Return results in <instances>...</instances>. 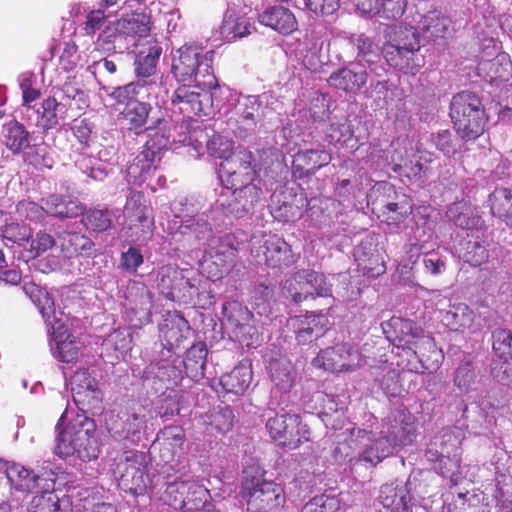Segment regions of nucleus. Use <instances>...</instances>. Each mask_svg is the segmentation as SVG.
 I'll use <instances>...</instances> for the list:
<instances>
[{
    "label": "nucleus",
    "mask_w": 512,
    "mask_h": 512,
    "mask_svg": "<svg viewBox=\"0 0 512 512\" xmlns=\"http://www.w3.org/2000/svg\"><path fill=\"white\" fill-rule=\"evenodd\" d=\"M64 414L56 424L55 454L60 458L77 455L82 461L96 459L100 452L96 437L97 426L94 419L84 413L76 414L63 425Z\"/></svg>",
    "instance_id": "nucleus-1"
},
{
    "label": "nucleus",
    "mask_w": 512,
    "mask_h": 512,
    "mask_svg": "<svg viewBox=\"0 0 512 512\" xmlns=\"http://www.w3.org/2000/svg\"><path fill=\"white\" fill-rule=\"evenodd\" d=\"M177 54L173 59L172 73L179 82H195L208 90L219 87L212 65L213 50L204 51L201 45L187 43L177 50Z\"/></svg>",
    "instance_id": "nucleus-2"
},
{
    "label": "nucleus",
    "mask_w": 512,
    "mask_h": 512,
    "mask_svg": "<svg viewBox=\"0 0 512 512\" xmlns=\"http://www.w3.org/2000/svg\"><path fill=\"white\" fill-rule=\"evenodd\" d=\"M367 204L373 214L388 226L399 227L413 212V200L387 181L377 182L369 190Z\"/></svg>",
    "instance_id": "nucleus-3"
},
{
    "label": "nucleus",
    "mask_w": 512,
    "mask_h": 512,
    "mask_svg": "<svg viewBox=\"0 0 512 512\" xmlns=\"http://www.w3.org/2000/svg\"><path fill=\"white\" fill-rule=\"evenodd\" d=\"M450 117L457 134L465 141L480 137L484 133L488 121L480 97L467 90L453 96L450 104Z\"/></svg>",
    "instance_id": "nucleus-4"
},
{
    "label": "nucleus",
    "mask_w": 512,
    "mask_h": 512,
    "mask_svg": "<svg viewBox=\"0 0 512 512\" xmlns=\"http://www.w3.org/2000/svg\"><path fill=\"white\" fill-rule=\"evenodd\" d=\"M241 496L248 512H280L286 503L284 488L263 476H247L241 483Z\"/></svg>",
    "instance_id": "nucleus-5"
},
{
    "label": "nucleus",
    "mask_w": 512,
    "mask_h": 512,
    "mask_svg": "<svg viewBox=\"0 0 512 512\" xmlns=\"http://www.w3.org/2000/svg\"><path fill=\"white\" fill-rule=\"evenodd\" d=\"M462 437L455 428H443L434 435L425 450L426 459L442 476L458 471L461 465Z\"/></svg>",
    "instance_id": "nucleus-6"
},
{
    "label": "nucleus",
    "mask_w": 512,
    "mask_h": 512,
    "mask_svg": "<svg viewBox=\"0 0 512 512\" xmlns=\"http://www.w3.org/2000/svg\"><path fill=\"white\" fill-rule=\"evenodd\" d=\"M113 474L119 488L133 496L145 494L151 486L147 457L142 451H125L116 459Z\"/></svg>",
    "instance_id": "nucleus-7"
},
{
    "label": "nucleus",
    "mask_w": 512,
    "mask_h": 512,
    "mask_svg": "<svg viewBox=\"0 0 512 512\" xmlns=\"http://www.w3.org/2000/svg\"><path fill=\"white\" fill-rule=\"evenodd\" d=\"M190 272L176 265H163L158 269L156 284L159 292L168 300L191 304L199 296L201 279L189 276Z\"/></svg>",
    "instance_id": "nucleus-8"
},
{
    "label": "nucleus",
    "mask_w": 512,
    "mask_h": 512,
    "mask_svg": "<svg viewBox=\"0 0 512 512\" xmlns=\"http://www.w3.org/2000/svg\"><path fill=\"white\" fill-rule=\"evenodd\" d=\"M250 252L272 269H287L298 260L291 245L283 237L271 232L253 236L250 240Z\"/></svg>",
    "instance_id": "nucleus-9"
},
{
    "label": "nucleus",
    "mask_w": 512,
    "mask_h": 512,
    "mask_svg": "<svg viewBox=\"0 0 512 512\" xmlns=\"http://www.w3.org/2000/svg\"><path fill=\"white\" fill-rule=\"evenodd\" d=\"M397 366L403 371L414 373L435 372L444 359L443 351L437 347L435 339L423 332L409 346L404 355H399Z\"/></svg>",
    "instance_id": "nucleus-10"
},
{
    "label": "nucleus",
    "mask_w": 512,
    "mask_h": 512,
    "mask_svg": "<svg viewBox=\"0 0 512 512\" xmlns=\"http://www.w3.org/2000/svg\"><path fill=\"white\" fill-rule=\"evenodd\" d=\"M289 297L295 303H301L309 298L323 297L330 299L327 311L332 307L334 298L331 285L323 273L310 269L295 272L285 283Z\"/></svg>",
    "instance_id": "nucleus-11"
},
{
    "label": "nucleus",
    "mask_w": 512,
    "mask_h": 512,
    "mask_svg": "<svg viewBox=\"0 0 512 512\" xmlns=\"http://www.w3.org/2000/svg\"><path fill=\"white\" fill-rule=\"evenodd\" d=\"M153 418L152 404L145 402L116 417L111 415L107 421V429L114 439L136 442L140 439L141 432L146 429L147 421Z\"/></svg>",
    "instance_id": "nucleus-12"
},
{
    "label": "nucleus",
    "mask_w": 512,
    "mask_h": 512,
    "mask_svg": "<svg viewBox=\"0 0 512 512\" xmlns=\"http://www.w3.org/2000/svg\"><path fill=\"white\" fill-rule=\"evenodd\" d=\"M209 497V490L203 485L181 478L168 482L163 494L166 504L184 512L199 510L205 506Z\"/></svg>",
    "instance_id": "nucleus-13"
},
{
    "label": "nucleus",
    "mask_w": 512,
    "mask_h": 512,
    "mask_svg": "<svg viewBox=\"0 0 512 512\" xmlns=\"http://www.w3.org/2000/svg\"><path fill=\"white\" fill-rule=\"evenodd\" d=\"M265 426L271 439L282 447L295 449L309 440V430L296 414H276L267 419Z\"/></svg>",
    "instance_id": "nucleus-14"
},
{
    "label": "nucleus",
    "mask_w": 512,
    "mask_h": 512,
    "mask_svg": "<svg viewBox=\"0 0 512 512\" xmlns=\"http://www.w3.org/2000/svg\"><path fill=\"white\" fill-rule=\"evenodd\" d=\"M124 218L128 230L131 231L129 236L134 241L144 242L151 238L154 220L142 192L130 193L124 206Z\"/></svg>",
    "instance_id": "nucleus-15"
},
{
    "label": "nucleus",
    "mask_w": 512,
    "mask_h": 512,
    "mask_svg": "<svg viewBox=\"0 0 512 512\" xmlns=\"http://www.w3.org/2000/svg\"><path fill=\"white\" fill-rule=\"evenodd\" d=\"M221 180L226 188L254 183L257 176L253 153L247 148H238L220 164Z\"/></svg>",
    "instance_id": "nucleus-16"
},
{
    "label": "nucleus",
    "mask_w": 512,
    "mask_h": 512,
    "mask_svg": "<svg viewBox=\"0 0 512 512\" xmlns=\"http://www.w3.org/2000/svg\"><path fill=\"white\" fill-rule=\"evenodd\" d=\"M221 312L224 324L235 339L247 347L253 346L258 339L257 328L253 325V313L238 300L223 303Z\"/></svg>",
    "instance_id": "nucleus-17"
},
{
    "label": "nucleus",
    "mask_w": 512,
    "mask_h": 512,
    "mask_svg": "<svg viewBox=\"0 0 512 512\" xmlns=\"http://www.w3.org/2000/svg\"><path fill=\"white\" fill-rule=\"evenodd\" d=\"M361 353L349 343H337L320 350L314 358L316 367L332 373L352 372L361 366Z\"/></svg>",
    "instance_id": "nucleus-18"
},
{
    "label": "nucleus",
    "mask_w": 512,
    "mask_h": 512,
    "mask_svg": "<svg viewBox=\"0 0 512 512\" xmlns=\"http://www.w3.org/2000/svg\"><path fill=\"white\" fill-rule=\"evenodd\" d=\"M309 205L303 189L284 187L271 195L270 212L279 222H295L302 218L304 209Z\"/></svg>",
    "instance_id": "nucleus-19"
},
{
    "label": "nucleus",
    "mask_w": 512,
    "mask_h": 512,
    "mask_svg": "<svg viewBox=\"0 0 512 512\" xmlns=\"http://www.w3.org/2000/svg\"><path fill=\"white\" fill-rule=\"evenodd\" d=\"M402 40L406 41L403 44H386L384 57L391 67L415 74L423 65V59L417 56L420 48L418 36L414 31H407Z\"/></svg>",
    "instance_id": "nucleus-20"
},
{
    "label": "nucleus",
    "mask_w": 512,
    "mask_h": 512,
    "mask_svg": "<svg viewBox=\"0 0 512 512\" xmlns=\"http://www.w3.org/2000/svg\"><path fill=\"white\" fill-rule=\"evenodd\" d=\"M71 391L73 401L81 411L95 412L102 408V392L87 369H78L72 375Z\"/></svg>",
    "instance_id": "nucleus-21"
},
{
    "label": "nucleus",
    "mask_w": 512,
    "mask_h": 512,
    "mask_svg": "<svg viewBox=\"0 0 512 512\" xmlns=\"http://www.w3.org/2000/svg\"><path fill=\"white\" fill-rule=\"evenodd\" d=\"M199 88H203V86H197V84L192 86L190 83L180 85L170 99L173 109L177 108L188 118L201 114L207 115V110L212 106L213 94L206 91L200 92Z\"/></svg>",
    "instance_id": "nucleus-22"
},
{
    "label": "nucleus",
    "mask_w": 512,
    "mask_h": 512,
    "mask_svg": "<svg viewBox=\"0 0 512 512\" xmlns=\"http://www.w3.org/2000/svg\"><path fill=\"white\" fill-rule=\"evenodd\" d=\"M236 256V247L221 240L204 254L200 262L201 272L211 281L221 280L230 272Z\"/></svg>",
    "instance_id": "nucleus-23"
},
{
    "label": "nucleus",
    "mask_w": 512,
    "mask_h": 512,
    "mask_svg": "<svg viewBox=\"0 0 512 512\" xmlns=\"http://www.w3.org/2000/svg\"><path fill=\"white\" fill-rule=\"evenodd\" d=\"M327 312H310L288 319L287 327L295 334L299 345H306L322 337L329 328Z\"/></svg>",
    "instance_id": "nucleus-24"
},
{
    "label": "nucleus",
    "mask_w": 512,
    "mask_h": 512,
    "mask_svg": "<svg viewBox=\"0 0 512 512\" xmlns=\"http://www.w3.org/2000/svg\"><path fill=\"white\" fill-rule=\"evenodd\" d=\"M161 90L165 94L168 93L167 88L163 86L160 79H137L114 88L110 96L117 104H122L126 107L132 103H141L140 99L150 100L153 97L157 98V93Z\"/></svg>",
    "instance_id": "nucleus-25"
},
{
    "label": "nucleus",
    "mask_w": 512,
    "mask_h": 512,
    "mask_svg": "<svg viewBox=\"0 0 512 512\" xmlns=\"http://www.w3.org/2000/svg\"><path fill=\"white\" fill-rule=\"evenodd\" d=\"M125 299L127 314L134 326L139 327L151 320L153 298L145 284L139 282L130 284Z\"/></svg>",
    "instance_id": "nucleus-26"
},
{
    "label": "nucleus",
    "mask_w": 512,
    "mask_h": 512,
    "mask_svg": "<svg viewBox=\"0 0 512 512\" xmlns=\"http://www.w3.org/2000/svg\"><path fill=\"white\" fill-rule=\"evenodd\" d=\"M384 433V431H382ZM418 435L417 419L408 410H402L385 432L384 438L388 440L390 447H404L413 444Z\"/></svg>",
    "instance_id": "nucleus-27"
},
{
    "label": "nucleus",
    "mask_w": 512,
    "mask_h": 512,
    "mask_svg": "<svg viewBox=\"0 0 512 512\" xmlns=\"http://www.w3.org/2000/svg\"><path fill=\"white\" fill-rule=\"evenodd\" d=\"M382 329L394 346L402 348L403 354L423 332L414 321L395 316L383 323Z\"/></svg>",
    "instance_id": "nucleus-28"
},
{
    "label": "nucleus",
    "mask_w": 512,
    "mask_h": 512,
    "mask_svg": "<svg viewBox=\"0 0 512 512\" xmlns=\"http://www.w3.org/2000/svg\"><path fill=\"white\" fill-rule=\"evenodd\" d=\"M392 146L394 152L391 158L394 163V171L404 170L407 176L417 177L427 169L421 162L422 156L415 154L413 144L407 138H398L392 143Z\"/></svg>",
    "instance_id": "nucleus-29"
},
{
    "label": "nucleus",
    "mask_w": 512,
    "mask_h": 512,
    "mask_svg": "<svg viewBox=\"0 0 512 512\" xmlns=\"http://www.w3.org/2000/svg\"><path fill=\"white\" fill-rule=\"evenodd\" d=\"M51 350L53 356L63 363H74L78 360L81 351L84 349V342L80 337L75 336L64 326H60L53 333Z\"/></svg>",
    "instance_id": "nucleus-30"
},
{
    "label": "nucleus",
    "mask_w": 512,
    "mask_h": 512,
    "mask_svg": "<svg viewBox=\"0 0 512 512\" xmlns=\"http://www.w3.org/2000/svg\"><path fill=\"white\" fill-rule=\"evenodd\" d=\"M357 10L369 17L385 20L400 19L407 8V0H353Z\"/></svg>",
    "instance_id": "nucleus-31"
},
{
    "label": "nucleus",
    "mask_w": 512,
    "mask_h": 512,
    "mask_svg": "<svg viewBox=\"0 0 512 512\" xmlns=\"http://www.w3.org/2000/svg\"><path fill=\"white\" fill-rule=\"evenodd\" d=\"M367 80V71L359 65L351 64L331 73L327 82L337 90L355 94L366 85Z\"/></svg>",
    "instance_id": "nucleus-32"
},
{
    "label": "nucleus",
    "mask_w": 512,
    "mask_h": 512,
    "mask_svg": "<svg viewBox=\"0 0 512 512\" xmlns=\"http://www.w3.org/2000/svg\"><path fill=\"white\" fill-rule=\"evenodd\" d=\"M332 155L325 149H306L298 151L292 161L293 173L299 178L314 174L332 161Z\"/></svg>",
    "instance_id": "nucleus-33"
},
{
    "label": "nucleus",
    "mask_w": 512,
    "mask_h": 512,
    "mask_svg": "<svg viewBox=\"0 0 512 512\" xmlns=\"http://www.w3.org/2000/svg\"><path fill=\"white\" fill-rule=\"evenodd\" d=\"M354 257L357 263V270L367 278H377L386 271V263L382 253L376 248L361 243L356 247Z\"/></svg>",
    "instance_id": "nucleus-34"
},
{
    "label": "nucleus",
    "mask_w": 512,
    "mask_h": 512,
    "mask_svg": "<svg viewBox=\"0 0 512 512\" xmlns=\"http://www.w3.org/2000/svg\"><path fill=\"white\" fill-rule=\"evenodd\" d=\"M190 332L188 321L178 312L168 313L160 325V333L164 347L171 351L178 348L187 339Z\"/></svg>",
    "instance_id": "nucleus-35"
},
{
    "label": "nucleus",
    "mask_w": 512,
    "mask_h": 512,
    "mask_svg": "<svg viewBox=\"0 0 512 512\" xmlns=\"http://www.w3.org/2000/svg\"><path fill=\"white\" fill-rule=\"evenodd\" d=\"M258 21L260 24L270 27L283 35L293 33L298 27L295 15L283 6L267 8L259 14Z\"/></svg>",
    "instance_id": "nucleus-36"
},
{
    "label": "nucleus",
    "mask_w": 512,
    "mask_h": 512,
    "mask_svg": "<svg viewBox=\"0 0 512 512\" xmlns=\"http://www.w3.org/2000/svg\"><path fill=\"white\" fill-rule=\"evenodd\" d=\"M442 323L451 331L465 332L470 329L475 320L474 311L466 303L459 302L440 311Z\"/></svg>",
    "instance_id": "nucleus-37"
},
{
    "label": "nucleus",
    "mask_w": 512,
    "mask_h": 512,
    "mask_svg": "<svg viewBox=\"0 0 512 512\" xmlns=\"http://www.w3.org/2000/svg\"><path fill=\"white\" fill-rule=\"evenodd\" d=\"M379 499L391 512H403L407 510L411 497L406 484L394 481L381 487Z\"/></svg>",
    "instance_id": "nucleus-38"
},
{
    "label": "nucleus",
    "mask_w": 512,
    "mask_h": 512,
    "mask_svg": "<svg viewBox=\"0 0 512 512\" xmlns=\"http://www.w3.org/2000/svg\"><path fill=\"white\" fill-rule=\"evenodd\" d=\"M57 245L64 256L68 258L89 256L92 253L93 241L78 232L63 231L58 234Z\"/></svg>",
    "instance_id": "nucleus-39"
},
{
    "label": "nucleus",
    "mask_w": 512,
    "mask_h": 512,
    "mask_svg": "<svg viewBox=\"0 0 512 512\" xmlns=\"http://www.w3.org/2000/svg\"><path fill=\"white\" fill-rule=\"evenodd\" d=\"M419 27L431 39L447 38L454 31L450 17L439 11H430L422 16Z\"/></svg>",
    "instance_id": "nucleus-40"
},
{
    "label": "nucleus",
    "mask_w": 512,
    "mask_h": 512,
    "mask_svg": "<svg viewBox=\"0 0 512 512\" xmlns=\"http://www.w3.org/2000/svg\"><path fill=\"white\" fill-rule=\"evenodd\" d=\"M252 378L250 365L240 362L232 371L221 376L220 385L226 393L242 395L250 386Z\"/></svg>",
    "instance_id": "nucleus-41"
},
{
    "label": "nucleus",
    "mask_w": 512,
    "mask_h": 512,
    "mask_svg": "<svg viewBox=\"0 0 512 512\" xmlns=\"http://www.w3.org/2000/svg\"><path fill=\"white\" fill-rule=\"evenodd\" d=\"M365 434L369 442L365 444L364 449L359 453L356 461L364 463L369 467H375L392 454V448L384 436L372 438V432H365Z\"/></svg>",
    "instance_id": "nucleus-42"
},
{
    "label": "nucleus",
    "mask_w": 512,
    "mask_h": 512,
    "mask_svg": "<svg viewBox=\"0 0 512 512\" xmlns=\"http://www.w3.org/2000/svg\"><path fill=\"white\" fill-rule=\"evenodd\" d=\"M29 512H73L72 501L69 496L59 497L54 491H45L32 498Z\"/></svg>",
    "instance_id": "nucleus-43"
},
{
    "label": "nucleus",
    "mask_w": 512,
    "mask_h": 512,
    "mask_svg": "<svg viewBox=\"0 0 512 512\" xmlns=\"http://www.w3.org/2000/svg\"><path fill=\"white\" fill-rule=\"evenodd\" d=\"M22 289L39 309L45 322L52 324L55 319V304L50 294L33 281L24 282Z\"/></svg>",
    "instance_id": "nucleus-44"
},
{
    "label": "nucleus",
    "mask_w": 512,
    "mask_h": 512,
    "mask_svg": "<svg viewBox=\"0 0 512 512\" xmlns=\"http://www.w3.org/2000/svg\"><path fill=\"white\" fill-rule=\"evenodd\" d=\"M151 111L152 106L148 102L132 103L124 107L120 115L127 124V130L138 136L146 131Z\"/></svg>",
    "instance_id": "nucleus-45"
},
{
    "label": "nucleus",
    "mask_w": 512,
    "mask_h": 512,
    "mask_svg": "<svg viewBox=\"0 0 512 512\" xmlns=\"http://www.w3.org/2000/svg\"><path fill=\"white\" fill-rule=\"evenodd\" d=\"M207 346L205 342L199 341L193 344L186 352L183 365L187 377L199 381L205 376V364L207 358Z\"/></svg>",
    "instance_id": "nucleus-46"
},
{
    "label": "nucleus",
    "mask_w": 512,
    "mask_h": 512,
    "mask_svg": "<svg viewBox=\"0 0 512 512\" xmlns=\"http://www.w3.org/2000/svg\"><path fill=\"white\" fill-rule=\"evenodd\" d=\"M143 378L145 380L157 379L167 385L166 389H169V386H175L181 381L182 373L170 361L161 360L147 365L143 371Z\"/></svg>",
    "instance_id": "nucleus-47"
},
{
    "label": "nucleus",
    "mask_w": 512,
    "mask_h": 512,
    "mask_svg": "<svg viewBox=\"0 0 512 512\" xmlns=\"http://www.w3.org/2000/svg\"><path fill=\"white\" fill-rule=\"evenodd\" d=\"M133 337L126 329H115L102 343V349L115 362L122 359L132 348Z\"/></svg>",
    "instance_id": "nucleus-48"
},
{
    "label": "nucleus",
    "mask_w": 512,
    "mask_h": 512,
    "mask_svg": "<svg viewBox=\"0 0 512 512\" xmlns=\"http://www.w3.org/2000/svg\"><path fill=\"white\" fill-rule=\"evenodd\" d=\"M161 156L147 148L143 150L133 159L127 168V173L135 180H146L156 169L157 163L160 162Z\"/></svg>",
    "instance_id": "nucleus-49"
},
{
    "label": "nucleus",
    "mask_w": 512,
    "mask_h": 512,
    "mask_svg": "<svg viewBox=\"0 0 512 512\" xmlns=\"http://www.w3.org/2000/svg\"><path fill=\"white\" fill-rule=\"evenodd\" d=\"M252 24L245 15L226 13L220 27V34L227 41H234L251 34Z\"/></svg>",
    "instance_id": "nucleus-50"
},
{
    "label": "nucleus",
    "mask_w": 512,
    "mask_h": 512,
    "mask_svg": "<svg viewBox=\"0 0 512 512\" xmlns=\"http://www.w3.org/2000/svg\"><path fill=\"white\" fill-rule=\"evenodd\" d=\"M489 203L492 215L512 227V190L496 188L489 196Z\"/></svg>",
    "instance_id": "nucleus-51"
},
{
    "label": "nucleus",
    "mask_w": 512,
    "mask_h": 512,
    "mask_svg": "<svg viewBox=\"0 0 512 512\" xmlns=\"http://www.w3.org/2000/svg\"><path fill=\"white\" fill-rule=\"evenodd\" d=\"M151 17L145 13H132L117 22V31L132 37H146L151 31Z\"/></svg>",
    "instance_id": "nucleus-52"
},
{
    "label": "nucleus",
    "mask_w": 512,
    "mask_h": 512,
    "mask_svg": "<svg viewBox=\"0 0 512 512\" xmlns=\"http://www.w3.org/2000/svg\"><path fill=\"white\" fill-rule=\"evenodd\" d=\"M480 69L484 71L491 82L508 81L512 77V61L509 54L498 53L493 59L480 63Z\"/></svg>",
    "instance_id": "nucleus-53"
},
{
    "label": "nucleus",
    "mask_w": 512,
    "mask_h": 512,
    "mask_svg": "<svg viewBox=\"0 0 512 512\" xmlns=\"http://www.w3.org/2000/svg\"><path fill=\"white\" fill-rule=\"evenodd\" d=\"M148 139L144 146L161 156L167 149L170 140V125L164 118H159L154 125L147 127Z\"/></svg>",
    "instance_id": "nucleus-54"
},
{
    "label": "nucleus",
    "mask_w": 512,
    "mask_h": 512,
    "mask_svg": "<svg viewBox=\"0 0 512 512\" xmlns=\"http://www.w3.org/2000/svg\"><path fill=\"white\" fill-rule=\"evenodd\" d=\"M6 475L15 489L19 491H31L39 486V476L19 464H13L7 468Z\"/></svg>",
    "instance_id": "nucleus-55"
},
{
    "label": "nucleus",
    "mask_w": 512,
    "mask_h": 512,
    "mask_svg": "<svg viewBox=\"0 0 512 512\" xmlns=\"http://www.w3.org/2000/svg\"><path fill=\"white\" fill-rule=\"evenodd\" d=\"M29 132L25 126L16 121H10L6 125L5 145L14 154L20 153L29 144Z\"/></svg>",
    "instance_id": "nucleus-56"
},
{
    "label": "nucleus",
    "mask_w": 512,
    "mask_h": 512,
    "mask_svg": "<svg viewBox=\"0 0 512 512\" xmlns=\"http://www.w3.org/2000/svg\"><path fill=\"white\" fill-rule=\"evenodd\" d=\"M23 153V160L26 164L37 170L51 169L53 158L50 156L49 147L45 143L28 145Z\"/></svg>",
    "instance_id": "nucleus-57"
},
{
    "label": "nucleus",
    "mask_w": 512,
    "mask_h": 512,
    "mask_svg": "<svg viewBox=\"0 0 512 512\" xmlns=\"http://www.w3.org/2000/svg\"><path fill=\"white\" fill-rule=\"evenodd\" d=\"M81 221L87 229L104 232L112 228L114 214L108 208L90 209L83 214Z\"/></svg>",
    "instance_id": "nucleus-58"
},
{
    "label": "nucleus",
    "mask_w": 512,
    "mask_h": 512,
    "mask_svg": "<svg viewBox=\"0 0 512 512\" xmlns=\"http://www.w3.org/2000/svg\"><path fill=\"white\" fill-rule=\"evenodd\" d=\"M269 373L271 380L280 389L290 388L294 382L295 372L288 361L272 360L269 364Z\"/></svg>",
    "instance_id": "nucleus-59"
},
{
    "label": "nucleus",
    "mask_w": 512,
    "mask_h": 512,
    "mask_svg": "<svg viewBox=\"0 0 512 512\" xmlns=\"http://www.w3.org/2000/svg\"><path fill=\"white\" fill-rule=\"evenodd\" d=\"M354 136L353 126L350 120L343 118L338 122L330 124L327 130V141L335 147H343L352 140Z\"/></svg>",
    "instance_id": "nucleus-60"
},
{
    "label": "nucleus",
    "mask_w": 512,
    "mask_h": 512,
    "mask_svg": "<svg viewBox=\"0 0 512 512\" xmlns=\"http://www.w3.org/2000/svg\"><path fill=\"white\" fill-rule=\"evenodd\" d=\"M234 413L229 406L213 410L204 416V424L211 427V431L226 433L233 427Z\"/></svg>",
    "instance_id": "nucleus-61"
},
{
    "label": "nucleus",
    "mask_w": 512,
    "mask_h": 512,
    "mask_svg": "<svg viewBox=\"0 0 512 512\" xmlns=\"http://www.w3.org/2000/svg\"><path fill=\"white\" fill-rule=\"evenodd\" d=\"M162 439V447L163 451H168L170 453V458L179 453L182 450V446L185 441V433L184 430L180 426H168L165 427L158 434V439Z\"/></svg>",
    "instance_id": "nucleus-62"
},
{
    "label": "nucleus",
    "mask_w": 512,
    "mask_h": 512,
    "mask_svg": "<svg viewBox=\"0 0 512 512\" xmlns=\"http://www.w3.org/2000/svg\"><path fill=\"white\" fill-rule=\"evenodd\" d=\"M161 50L154 49L148 54H139L134 62L135 73L138 79L151 80L156 73L157 62L159 60Z\"/></svg>",
    "instance_id": "nucleus-63"
},
{
    "label": "nucleus",
    "mask_w": 512,
    "mask_h": 512,
    "mask_svg": "<svg viewBox=\"0 0 512 512\" xmlns=\"http://www.w3.org/2000/svg\"><path fill=\"white\" fill-rule=\"evenodd\" d=\"M493 351L504 362L512 360V332L506 329H497L492 334Z\"/></svg>",
    "instance_id": "nucleus-64"
}]
</instances>
